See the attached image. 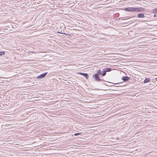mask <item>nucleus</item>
I'll use <instances>...</instances> for the list:
<instances>
[{"label": "nucleus", "mask_w": 157, "mask_h": 157, "mask_svg": "<svg viewBox=\"0 0 157 157\" xmlns=\"http://www.w3.org/2000/svg\"><path fill=\"white\" fill-rule=\"evenodd\" d=\"M125 11L130 12H142L144 11V8L142 7H128L125 8Z\"/></svg>", "instance_id": "obj_1"}, {"label": "nucleus", "mask_w": 157, "mask_h": 157, "mask_svg": "<svg viewBox=\"0 0 157 157\" xmlns=\"http://www.w3.org/2000/svg\"><path fill=\"white\" fill-rule=\"evenodd\" d=\"M93 77L97 82H99L101 80V79L100 78L99 75L96 74L93 75Z\"/></svg>", "instance_id": "obj_2"}, {"label": "nucleus", "mask_w": 157, "mask_h": 157, "mask_svg": "<svg viewBox=\"0 0 157 157\" xmlns=\"http://www.w3.org/2000/svg\"><path fill=\"white\" fill-rule=\"evenodd\" d=\"M48 72H45L43 73L37 77V79H42L44 78L47 74Z\"/></svg>", "instance_id": "obj_3"}, {"label": "nucleus", "mask_w": 157, "mask_h": 157, "mask_svg": "<svg viewBox=\"0 0 157 157\" xmlns=\"http://www.w3.org/2000/svg\"><path fill=\"white\" fill-rule=\"evenodd\" d=\"M79 74L80 75L84 76L86 78V79H88L89 77V75L88 74L83 73H79Z\"/></svg>", "instance_id": "obj_4"}, {"label": "nucleus", "mask_w": 157, "mask_h": 157, "mask_svg": "<svg viewBox=\"0 0 157 157\" xmlns=\"http://www.w3.org/2000/svg\"><path fill=\"white\" fill-rule=\"evenodd\" d=\"M122 80L124 82L128 81L130 79L127 76H123L122 78Z\"/></svg>", "instance_id": "obj_5"}, {"label": "nucleus", "mask_w": 157, "mask_h": 157, "mask_svg": "<svg viewBox=\"0 0 157 157\" xmlns=\"http://www.w3.org/2000/svg\"><path fill=\"white\" fill-rule=\"evenodd\" d=\"M137 17L138 18H144L145 17V16L144 15V14L142 13H139Z\"/></svg>", "instance_id": "obj_6"}, {"label": "nucleus", "mask_w": 157, "mask_h": 157, "mask_svg": "<svg viewBox=\"0 0 157 157\" xmlns=\"http://www.w3.org/2000/svg\"><path fill=\"white\" fill-rule=\"evenodd\" d=\"M150 80H151V79H150V78H146L144 81V83H147V82H150Z\"/></svg>", "instance_id": "obj_7"}, {"label": "nucleus", "mask_w": 157, "mask_h": 157, "mask_svg": "<svg viewBox=\"0 0 157 157\" xmlns=\"http://www.w3.org/2000/svg\"><path fill=\"white\" fill-rule=\"evenodd\" d=\"M104 70L106 72L110 71H111L112 69L111 68H107L104 69Z\"/></svg>", "instance_id": "obj_8"}, {"label": "nucleus", "mask_w": 157, "mask_h": 157, "mask_svg": "<svg viewBox=\"0 0 157 157\" xmlns=\"http://www.w3.org/2000/svg\"><path fill=\"white\" fill-rule=\"evenodd\" d=\"M96 74H97L98 75H100L101 74V71L100 70H98L97 71V73H96Z\"/></svg>", "instance_id": "obj_9"}, {"label": "nucleus", "mask_w": 157, "mask_h": 157, "mask_svg": "<svg viewBox=\"0 0 157 157\" xmlns=\"http://www.w3.org/2000/svg\"><path fill=\"white\" fill-rule=\"evenodd\" d=\"M103 73H101V75L102 76H104L106 74V72L105 71L104 69L103 70V71H102Z\"/></svg>", "instance_id": "obj_10"}, {"label": "nucleus", "mask_w": 157, "mask_h": 157, "mask_svg": "<svg viewBox=\"0 0 157 157\" xmlns=\"http://www.w3.org/2000/svg\"><path fill=\"white\" fill-rule=\"evenodd\" d=\"M152 12L154 13H157V8L153 9L152 10Z\"/></svg>", "instance_id": "obj_11"}, {"label": "nucleus", "mask_w": 157, "mask_h": 157, "mask_svg": "<svg viewBox=\"0 0 157 157\" xmlns=\"http://www.w3.org/2000/svg\"><path fill=\"white\" fill-rule=\"evenodd\" d=\"M5 54V52L4 51L0 52V56L4 55Z\"/></svg>", "instance_id": "obj_12"}, {"label": "nucleus", "mask_w": 157, "mask_h": 157, "mask_svg": "<svg viewBox=\"0 0 157 157\" xmlns=\"http://www.w3.org/2000/svg\"><path fill=\"white\" fill-rule=\"evenodd\" d=\"M81 133H75L74 134V135L75 136H77V135H79L80 134H81Z\"/></svg>", "instance_id": "obj_13"}, {"label": "nucleus", "mask_w": 157, "mask_h": 157, "mask_svg": "<svg viewBox=\"0 0 157 157\" xmlns=\"http://www.w3.org/2000/svg\"><path fill=\"white\" fill-rule=\"evenodd\" d=\"M154 17H156V15H155V14H154Z\"/></svg>", "instance_id": "obj_14"}, {"label": "nucleus", "mask_w": 157, "mask_h": 157, "mask_svg": "<svg viewBox=\"0 0 157 157\" xmlns=\"http://www.w3.org/2000/svg\"><path fill=\"white\" fill-rule=\"evenodd\" d=\"M155 80L157 81V78H155Z\"/></svg>", "instance_id": "obj_15"}]
</instances>
